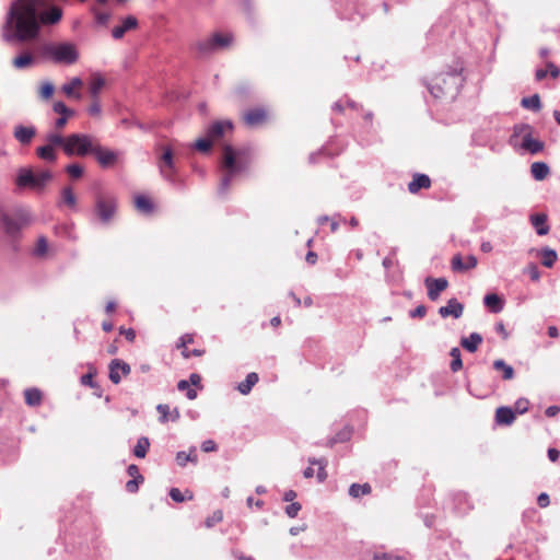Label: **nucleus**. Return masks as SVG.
I'll use <instances>...</instances> for the list:
<instances>
[{"instance_id": "obj_36", "label": "nucleus", "mask_w": 560, "mask_h": 560, "mask_svg": "<svg viewBox=\"0 0 560 560\" xmlns=\"http://www.w3.org/2000/svg\"><path fill=\"white\" fill-rule=\"evenodd\" d=\"M150 447V441L147 436L138 439L136 446L133 447V455L138 458H144Z\"/></svg>"}, {"instance_id": "obj_24", "label": "nucleus", "mask_w": 560, "mask_h": 560, "mask_svg": "<svg viewBox=\"0 0 560 560\" xmlns=\"http://www.w3.org/2000/svg\"><path fill=\"white\" fill-rule=\"evenodd\" d=\"M522 148L532 154H537L544 149V143L540 140L532 138V135L525 133L522 140Z\"/></svg>"}, {"instance_id": "obj_57", "label": "nucleus", "mask_w": 560, "mask_h": 560, "mask_svg": "<svg viewBox=\"0 0 560 560\" xmlns=\"http://www.w3.org/2000/svg\"><path fill=\"white\" fill-rule=\"evenodd\" d=\"M201 450L206 453L217 451V444L213 440H206L201 444Z\"/></svg>"}, {"instance_id": "obj_25", "label": "nucleus", "mask_w": 560, "mask_h": 560, "mask_svg": "<svg viewBox=\"0 0 560 560\" xmlns=\"http://www.w3.org/2000/svg\"><path fill=\"white\" fill-rule=\"evenodd\" d=\"M82 85H83V81L79 77H74L68 83L62 85L61 91L68 97H73L75 100H80L81 98V94L75 92V89H79Z\"/></svg>"}, {"instance_id": "obj_19", "label": "nucleus", "mask_w": 560, "mask_h": 560, "mask_svg": "<svg viewBox=\"0 0 560 560\" xmlns=\"http://www.w3.org/2000/svg\"><path fill=\"white\" fill-rule=\"evenodd\" d=\"M515 420V412L510 407H499L495 411V422L500 425H511Z\"/></svg>"}, {"instance_id": "obj_59", "label": "nucleus", "mask_w": 560, "mask_h": 560, "mask_svg": "<svg viewBox=\"0 0 560 560\" xmlns=\"http://www.w3.org/2000/svg\"><path fill=\"white\" fill-rule=\"evenodd\" d=\"M188 462H189V455H187L186 452H184V451L177 452V454H176V463L179 466L184 467Z\"/></svg>"}, {"instance_id": "obj_49", "label": "nucleus", "mask_w": 560, "mask_h": 560, "mask_svg": "<svg viewBox=\"0 0 560 560\" xmlns=\"http://www.w3.org/2000/svg\"><path fill=\"white\" fill-rule=\"evenodd\" d=\"M212 140L207 136V138H200L196 141L195 148L201 152H208L212 147Z\"/></svg>"}, {"instance_id": "obj_39", "label": "nucleus", "mask_w": 560, "mask_h": 560, "mask_svg": "<svg viewBox=\"0 0 560 560\" xmlns=\"http://www.w3.org/2000/svg\"><path fill=\"white\" fill-rule=\"evenodd\" d=\"M36 153L39 159L46 161V162H55L57 160V154L55 152V149L51 148V145H43L37 148Z\"/></svg>"}, {"instance_id": "obj_63", "label": "nucleus", "mask_w": 560, "mask_h": 560, "mask_svg": "<svg viewBox=\"0 0 560 560\" xmlns=\"http://www.w3.org/2000/svg\"><path fill=\"white\" fill-rule=\"evenodd\" d=\"M528 275H529V278L533 281H538L539 278H540V272H539L538 267L536 265H530L528 267Z\"/></svg>"}, {"instance_id": "obj_34", "label": "nucleus", "mask_w": 560, "mask_h": 560, "mask_svg": "<svg viewBox=\"0 0 560 560\" xmlns=\"http://www.w3.org/2000/svg\"><path fill=\"white\" fill-rule=\"evenodd\" d=\"M135 205L138 211L144 214H149L153 211V203L152 201L142 195H139L135 199Z\"/></svg>"}, {"instance_id": "obj_51", "label": "nucleus", "mask_w": 560, "mask_h": 560, "mask_svg": "<svg viewBox=\"0 0 560 560\" xmlns=\"http://www.w3.org/2000/svg\"><path fill=\"white\" fill-rule=\"evenodd\" d=\"M302 506L299 502H292L291 504H289L287 508H285V514L293 518L295 517L299 512L301 511Z\"/></svg>"}, {"instance_id": "obj_15", "label": "nucleus", "mask_w": 560, "mask_h": 560, "mask_svg": "<svg viewBox=\"0 0 560 560\" xmlns=\"http://www.w3.org/2000/svg\"><path fill=\"white\" fill-rule=\"evenodd\" d=\"M464 305L457 301V299L453 298L448 300L445 306H441L439 308V314L441 317L446 318L448 316H453L454 318H459L463 315Z\"/></svg>"}, {"instance_id": "obj_54", "label": "nucleus", "mask_w": 560, "mask_h": 560, "mask_svg": "<svg viewBox=\"0 0 560 560\" xmlns=\"http://www.w3.org/2000/svg\"><path fill=\"white\" fill-rule=\"evenodd\" d=\"M170 497L172 498L173 501L178 502V503L185 501V495L177 488H172L170 490Z\"/></svg>"}, {"instance_id": "obj_50", "label": "nucleus", "mask_w": 560, "mask_h": 560, "mask_svg": "<svg viewBox=\"0 0 560 560\" xmlns=\"http://www.w3.org/2000/svg\"><path fill=\"white\" fill-rule=\"evenodd\" d=\"M66 172L73 178H80L83 174V168L80 164L73 163L66 167Z\"/></svg>"}, {"instance_id": "obj_11", "label": "nucleus", "mask_w": 560, "mask_h": 560, "mask_svg": "<svg viewBox=\"0 0 560 560\" xmlns=\"http://www.w3.org/2000/svg\"><path fill=\"white\" fill-rule=\"evenodd\" d=\"M52 110L60 115L54 122V128L57 131H60L65 128L68 122V119L75 115V112L69 108L63 102H56L52 105Z\"/></svg>"}, {"instance_id": "obj_17", "label": "nucleus", "mask_w": 560, "mask_h": 560, "mask_svg": "<svg viewBox=\"0 0 560 560\" xmlns=\"http://www.w3.org/2000/svg\"><path fill=\"white\" fill-rule=\"evenodd\" d=\"M160 175L170 184L176 187H183V180L179 179L176 164L171 166H159Z\"/></svg>"}, {"instance_id": "obj_48", "label": "nucleus", "mask_w": 560, "mask_h": 560, "mask_svg": "<svg viewBox=\"0 0 560 560\" xmlns=\"http://www.w3.org/2000/svg\"><path fill=\"white\" fill-rule=\"evenodd\" d=\"M223 520V513L221 510H217L212 513V515L208 516L205 521V525L208 528L213 527L215 524L220 523Z\"/></svg>"}, {"instance_id": "obj_18", "label": "nucleus", "mask_w": 560, "mask_h": 560, "mask_svg": "<svg viewBox=\"0 0 560 560\" xmlns=\"http://www.w3.org/2000/svg\"><path fill=\"white\" fill-rule=\"evenodd\" d=\"M13 135L20 143L28 144L36 135V129L32 126L26 127L23 125H19L14 128Z\"/></svg>"}, {"instance_id": "obj_52", "label": "nucleus", "mask_w": 560, "mask_h": 560, "mask_svg": "<svg viewBox=\"0 0 560 560\" xmlns=\"http://www.w3.org/2000/svg\"><path fill=\"white\" fill-rule=\"evenodd\" d=\"M529 401L526 398H520L515 401L514 408L517 413H525L528 410Z\"/></svg>"}, {"instance_id": "obj_4", "label": "nucleus", "mask_w": 560, "mask_h": 560, "mask_svg": "<svg viewBox=\"0 0 560 560\" xmlns=\"http://www.w3.org/2000/svg\"><path fill=\"white\" fill-rule=\"evenodd\" d=\"M43 54L58 65H74L80 57L78 47L70 42L49 43L43 46Z\"/></svg>"}, {"instance_id": "obj_20", "label": "nucleus", "mask_w": 560, "mask_h": 560, "mask_svg": "<svg viewBox=\"0 0 560 560\" xmlns=\"http://www.w3.org/2000/svg\"><path fill=\"white\" fill-rule=\"evenodd\" d=\"M431 186V179L425 174H416L412 180L408 184V190L411 194H417L420 189L429 188Z\"/></svg>"}, {"instance_id": "obj_56", "label": "nucleus", "mask_w": 560, "mask_h": 560, "mask_svg": "<svg viewBox=\"0 0 560 560\" xmlns=\"http://www.w3.org/2000/svg\"><path fill=\"white\" fill-rule=\"evenodd\" d=\"M127 472L132 478H138L140 481H143V477L139 472V468L137 465L131 464L127 468Z\"/></svg>"}, {"instance_id": "obj_35", "label": "nucleus", "mask_w": 560, "mask_h": 560, "mask_svg": "<svg viewBox=\"0 0 560 560\" xmlns=\"http://www.w3.org/2000/svg\"><path fill=\"white\" fill-rule=\"evenodd\" d=\"M105 85V79L101 74H93L90 82V93L93 98H97L101 90Z\"/></svg>"}, {"instance_id": "obj_44", "label": "nucleus", "mask_w": 560, "mask_h": 560, "mask_svg": "<svg viewBox=\"0 0 560 560\" xmlns=\"http://www.w3.org/2000/svg\"><path fill=\"white\" fill-rule=\"evenodd\" d=\"M450 355L452 357L451 370L457 372L463 368V361L460 357V350L458 348H452Z\"/></svg>"}, {"instance_id": "obj_41", "label": "nucleus", "mask_w": 560, "mask_h": 560, "mask_svg": "<svg viewBox=\"0 0 560 560\" xmlns=\"http://www.w3.org/2000/svg\"><path fill=\"white\" fill-rule=\"evenodd\" d=\"M308 463L311 465H317L318 466V471H317V479L319 482H323L326 480L327 478V472H326V465H327V460L325 458H308Z\"/></svg>"}, {"instance_id": "obj_5", "label": "nucleus", "mask_w": 560, "mask_h": 560, "mask_svg": "<svg viewBox=\"0 0 560 560\" xmlns=\"http://www.w3.org/2000/svg\"><path fill=\"white\" fill-rule=\"evenodd\" d=\"M52 179L49 171L33 172L31 168H21L18 173L15 184L20 188H32L42 190Z\"/></svg>"}, {"instance_id": "obj_45", "label": "nucleus", "mask_w": 560, "mask_h": 560, "mask_svg": "<svg viewBox=\"0 0 560 560\" xmlns=\"http://www.w3.org/2000/svg\"><path fill=\"white\" fill-rule=\"evenodd\" d=\"M55 92V86L51 82L45 81L39 88V97L44 101H48Z\"/></svg>"}, {"instance_id": "obj_43", "label": "nucleus", "mask_w": 560, "mask_h": 560, "mask_svg": "<svg viewBox=\"0 0 560 560\" xmlns=\"http://www.w3.org/2000/svg\"><path fill=\"white\" fill-rule=\"evenodd\" d=\"M371 492V486L369 483H352L349 488V494L352 498H359L361 495L368 494Z\"/></svg>"}, {"instance_id": "obj_58", "label": "nucleus", "mask_w": 560, "mask_h": 560, "mask_svg": "<svg viewBox=\"0 0 560 560\" xmlns=\"http://www.w3.org/2000/svg\"><path fill=\"white\" fill-rule=\"evenodd\" d=\"M81 384L89 387H96V383L93 381L92 373H88L81 376Z\"/></svg>"}, {"instance_id": "obj_55", "label": "nucleus", "mask_w": 560, "mask_h": 560, "mask_svg": "<svg viewBox=\"0 0 560 560\" xmlns=\"http://www.w3.org/2000/svg\"><path fill=\"white\" fill-rule=\"evenodd\" d=\"M140 482L141 481L138 478H132L131 480L127 481L126 490L130 493L137 492Z\"/></svg>"}, {"instance_id": "obj_29", "label": "nucleus", "mask_w": 560, "mask_h": 560, "mask_svg": "<svg viewBox=\"0 0 560 560\" xmlns=\"http://www.w3.org/2000/svg\"><path fill=\"white\" fill-rule=\"evenodd\" d=\"M259 377L255 372L248 373L246 378L237 385V389L243 395H248L252 388L257 384Z\"/></svg>"}, {"instance_id": "obj_38", "label": "nucleus", "mask_w": 560, "mask_h": 560, "mask_svg": "<svg viewBox=\"0 0 560 560\" xmlns=\"http://www.w3.org/2000/svg\"><path fill=\"white\" fill-rule=\"evenodd\" d=\"M521 105L526 108L534 112H539L541 109V102L538 94H534L528 97H523L521 101Z\"/></svg>"}, {"instance_id": "obj_31", "label": "nucleus", "mask_w": 560, "mask_h": 560, "mask_svg": "<svg viewBox=\"0 0 560 560\" xmlns=\"http://www.w3.org/2000/svg\"><path fill=\"white\" fill-rule=\"evenodd\" d=\"M46 141H47V145H51V148L55 149V147H62V149L65 150L66 148V143L68 141V137H63L59 131H52V132H48L46 135Z\"/></svg>"}, {"instance_id": "obj_42", "label": "nucleus", "mask_w": 560, "mask_h": 560, "mask_svg": "<svg viewBox=\"0 0 560 560\" xmlns=\"http://www.w3.org/2000/svg\"><path fill=\"white\" fill-rule=\"evenodd\" d=\"M34 59L32 57V55L25 52V54H22V55H19L16 56L13 60H12V65L16 68V69H24V68H27L30 67L32 63H33Z\"/></svg>"}, {"instance_id": "obj_2", "label": "nucleus", "mask_w": 560, "mask_h": 560, "mask_svg": "<svg viewBox=\"0 0 560 560\" xmlns=\"http://www.w3.org/2000/svg\"><path fill=\"white\" fill-rule=\"evenodd\" d=\"M246 171L244 162L237 160L236 151L229 144L223 147L222 161L220 164L221 179L218 187V194L221 197L228 195L232 182Z\"/></svg>"}, {"instance_id": "obj_40", "label": "nucleus", "mask_w": 560, "mask_h": 560, "mask_svg": "<svg viewBox=\"0 0 560 560\" xmlns=\"http://www.w3.org/2000/svg\"><path fill=\"white\" fill-rule=\"evenodd\" d=\"M540 256L541 264L547 268H551L555 265L558 257L556 250L549 247L544 248L540 253Z\"/></svg>"}, {"instance_id": "obj_8", "label": "nucleus", "mask_w": 560, "mask_h": 560, "mask_svg": "<svg viewBox=\"0 0 560 560\" xmlns=\"http://www.w3.org/2000/svg\"><path fill=\"white\" fill-rule=\"evenodd\" d=\"M117 208V200L114 195L98 192L95 196V213L102 223L107 224L114 217Z\"/></svg>"}, {"instance_id": "obj_28", "label": "nucleus", "mask_w": 560, "mask_h": 560, "mask_svg": "<svg viewBox=\"0 0 560 560\" xmlns=\"http://www.w3.org/2000/svg\"><path fill=\"white\" fill-rule=\"evenodd\" d=\"M159 150L161 151V154L159 156L158 167L159 166H171V165L175 164L174 153L170 145H160Z\"/></svg>"}, {"instance_id": "obj_13", "label": "nucleus", "mask_w": 560, "mask_h": 560, "mask_svg": "<svg viewBox=\"0 0 560 560\" xmlns=\"http://www.w3.org/2000/svg\"><path fill=\"white\" fill-rule=\"evenodd\" d=\"M130 373V365L119 359H114L109 363V380L114 384L121 381V374L128 375Z\"/></svg>"}, {"instance_id": "obj_23", "label": "nucleus", "mask_w": 560, "mask_h": 560, "mask_svg": "<svg viewBox=\"0 0 560 560\" xmlns=\"http://www.w3.org/2000/svg\"><path fill=\"white\" fill-rule=\"evenodd\" d=\"M482 336L478 332H471L468 337L460 340V346L469 352H476L478 347L482 343Z\"/></svg>"}, {"instance_id": "obj_16", "label": "nucleus", "mask_w": 560, "mask_h": 560, "mask_svg": "<svg viewBox=\"0 0 560 560\" xmlns=\"http://www.w3.org/2000/svg\"><path fill=\"white\" fill-rule=\"evenodd\" d=\"M477 262V258L474 255L467 256L465 261H463L460 255H455L452 258L451 266L454 271H467L475 268Z\"/></svg>"}, {"instance_id": "obj_1", "label": "nucleus", "mask_w": 560, "mask_h": 560, "mask_svg": "<svg viewBox=\"0 0 560 560\" xmlns=\"http://www.w3.org/2000/svg\"><path fill=\"white\" fill-rule=\"evenodd\" d=\"M61 16L59 7H46L42 0H14L2 26V38L9 43L33 40L42 24H56Z\"/></svg>"}, {"instance_id": "obj_27", "label": "nucleus", "mask_w": 560, "mask_h": 560, "mask_svg": "<svg viewBox=\"0 0 560 560\" xmlns=\"http://www.w3.org/2000/svg\"><path fill=\"white\" fill-rule=\"evenodd\" d=\"M266 118V112L261 108H254L245 113L244 120L248 126H257Z\"/></svg>"}, {"instance_id": "obj_53", "label": "nucleus", "mask_w": 560, "mask_h": 560, "mask_svg": "<svg viewBox=\"0 0 560 560\" xmlns=\"http://www.w3.org/2000/svg\"><path fill=\"white\" fill-rule=\"evenodd\" d=\"M47 252V241L45 237H39L36 244L35 254L44 255Z\"/></svg>"}, {"instance_id": "obj_60", "label": "nucleus", "mask_w": 560, "mask_h": 560, "mask_svg": "<svg viewBox=\"0 0 560 560\" xmlns=\"http://www.w3.org/2000/svg\"><path fill=\"white\" fill-rule=\"evenodd\" d=\"M427 313V308L424 305H419L417 306L415 310L410 311L409 312V316L415 318V317H423Z\"/></svg>"}, {"instance_id": "obj_61", "label": "nucleus", "mask_w": 560, "mask_h": 560, "mask_svg": "<svg viewBox=\"0 0 560 560\" xmlns=\"http://www.w3.org/2000/svg\"><path fill=\"white\" fill-rule=\"evenodd\" d=\"M515 135H522L524 137L525 133L532 135V127L529 125L523 124L520 126H515L514 128Z\"/></svg>"}, {"instance_id": "obj_9", "label": "nucleus", "mask_w": 560, "mask_h": 560, "mask_svg": "<svg viewBox=\"0 0 560 560\" xmlns=\"http://www.w3.org/2000/svg\"><path fill=\"white\" fill-rule=\"evenodd\" d=\"M233 42V36L229 33H214L210 37L197 43V49L201 55H209L214 51L228 48Z\"/></svg>"}, {"instance_id": "obj_33", "label": "nucleus", "mask_w": 560, "mask_h": 560, "mask_svg": "<svg viewBox=\"0 0 560 560\" xmlns=\"http://www.w3.org/2000/svg\"><path fill=\"white\" fill-rule=\"evenodd\" d=\"M493 369L497 371H502V378L504 381H509L514 377V369L506 364L502 359H498L493 362Z\"/></svg>"}, {"instance_id": "obj_10", "label": "nucleus", "mask_w": 560, "mask_h": 560, "mask_svg": "<svg viewBox=\"0 0 560 560\" xmlns=\"http://www.w3.org/2000/svg\"><path fill=\"white\" fill-rule=\"evenodd\" d=\"M424 285L428 290V298L431 301H436L441 292H443L448 287V281L446 278L427 277L424 279Z\"/></svg>"}, {"instance_id": "obj_21", "label": "nucleus", "mask_w": 560, "mask_h": 560, "mask_svg": "<svg viewBox=\"0 0 560 560\" xmlns=\"http://www.w3.org/2000/svg\"><path fill=\"white\" fill-rule=\"evenodd\" d=\"M137 24V19L135 16L129 15L122 21L121 25L113 28L112 35L115 39H119L125 35L127 31L135 28Z\"/></svg>"}, {"instance_id": "obj_12", "label": "nucleus", "mask_w": 560, "mask_h": 560, "mask_svg": "<svg viewBox=\"0 0 560 560\" xmlns=\"http://www.w3.org/2000/svg\"><path fill=\"white\" fill-rule=\"evenodd\" d=\"M92 154L95 156L97 162L103 167L113 165L117 160V153L115 151L101 147L97 142L93 149Z\"/></svg>"}, {"instance_id": "obj_46", "label": "nucleus", "mask_w": 560, "mask_h": 560, "mask_svg": "<svg viewBox=\"0 0 560 560\" xmlns=\"http://www.w3.org/2000/svg\"><path fill=\"white\" fill-rule=\"evenodd\" d=\"M61 198H62V201L69 206V207H74L75 206V202H77V198L72 191V189L70 187H65L61 191Z\"/></svg>"}, {"instance_id": "obj_64", "label": "nucleus", "mask_w": 560, "mask_h": 560, "mask_svg": "<svg viewBox=\"0 0 560 560\" xmlns=\"http://www.w3.org/2000/svg\"><path fill=\"white\" fill-rule=\"evenodd\" d=\"M373 560H404L402 558H399V557H396V556H393V555H387V553H376L374 556V559Z\"/></svg>"}, {"instance_id": "obj_47", "label": "nucleus", "mask_w": 560, "mask_h": 560, "mask_svg": "<svg viewBox=\"0 0 560 560\" xmlns=\"http://www.w3.org/2000/svg\"><path fill=\"white\" fill-rule=\"evenodd\" d=\"M177 388L180 392H186V396L188 399L192 400L197 397V392L189 386V382L186 380H180L177 384Z\"/></svg>"}, {"instance_id": "obj_7", "label": "nucleus", "mask_w": 560, "mask_h": 560, "mask_svg": "<svg viewBox=\"0 0 560 560\" xmlns=\"http://www.w3.org/2000/svg\"><path fill=\"white\" fill-rule=\"evenodd\" d=\"M96 141L93 137L85 133H71L68 136L65 153L71 155H86L92 154Z\"/></svg>"}, {"instance_id": "obj_26", "label": "nucleus", "mask_w": 560, "mask_h": 560, "mask_svg": "<svg viewBox=\"0 0 560 560\" xmlns=\"http://www.w3.org/2000/svg\"><path fill=\"white\" fill-rule=\"evenodd\" d=\"M483 304L494 314L503 310V300L495 293H489L483 298Z\"/></svg>"}, {"instance_id": "obj_3", "label": "nucleus", "mask_w": 560, "mask_h": 560, "mask_svg": "<svg viewBox=\"0 0 560 560\" xmlns=\"http://www.w3.org/2000/svg\"><path fill=\"white\" fill-rule=\"evenodd\" d=\"M460 84V75L453 71L434 78L433 82L428 84V89L430 94L436 100H454L458 94Z\"/></svg>"}, {"instance_id": "obj_62", "label": "nucleus", "mask_w": 560, "mask_h": 560, "mask_svg": "<svg viewBox=\"0 0 560 560\" xmlns=\"http://www.w3.org/2000/svg\"><path fill=\"white\" fill-rule=\"evenodd\" d=\"M537 504L540 508H547L550 504L549 495L546 492H542L537 498Z\"/></svg>"}, {"instance_id": "obj_22", "label": "nucleus", "mask_w": 560, "mask_h": 560, "mask_svg": "<svg viewBox=\"0 0 560 560\" xmlns=\"http://www.w3.org/2000/svg\"><path fill=\"white\" fill-rule=\"evenodd\" d=\"M156 410L160 413V422L165 423L167 421H177L180 417V413L177 408L173 411L170 410V406L165 404H160L156 406Z\"/></svg>"}, {"instance_id": "obj_30", "label": "nucleus", "mask_w": 560, "mask_h": 560, "mask_svg": "<svg viewBox=\"0 0 560 560\" xmlns=\"http://www.w3.org/2000/svg\"><path fill=\"white\" fill-rule=\"evenodd\" d=\"M530 173L536 180H542L549 174V166L544 162H534L530 165Z\"/></svg>"}, {"instance_id": "obj_32", "label": "nucleus", "mask_w": 560, "mask_h": 560, "mask_svg": "<svg viewBox=\"0 0 560 560\" xmlns=\"http://www.w3.org/2000/svg\"><path fill=\"white\" fill-rule=\"evenodd\" d=\"M546 215L545 214H534L530 217V222L536 229L538 235H546L549 231V228L546 225Z\"/></svg>"}, {"instance_id": "obj_6", "label": "nucleus", "mask_w": 560, "mask_h": 560, "mask_svg": "<svg viewBox=\"0 0 560 560\" xmlns=\"http://www.w3.org/2000/svg\"><path fill=\"white\" fill-rule=\"evenodd\" d=\"M30 222V213L23 208L14 210L13 214L0 212V224L9 236L13 237L19 234L21 229Z\"/></svg>"}, {"instance_id": "obj_37", "label": "nucleus", "mask_w": 560, "mask_h": 560, "mask_svg": "<svg viewBox=\"0 0 560 560\" xmlns=\"http://www.w3.org/2000/svg\"><path fill=\"white\" fill-rule=\"evenodd\" d=\"M25 402L28 406H38L42 401V393L37 388H27L24 392Z\"/></svg>"}, {"instance_id": "obj_14", "label": "nucleus", "mask_w": 560, "mask_h": 560, "mask_svg": "<svg viewBox=\"0 0 560 560\" xmlns=\"http://www.w3.org/2000/svg\"><path fill=\"white\" fill-rule=\"evenodd\" d=\"M233 128V125L230 120H221L215 121L212 125H210L207 129V136L212 140H219L222 138L225 133V131H231Z\"/></svg>"}]
</instances>
